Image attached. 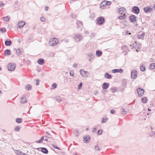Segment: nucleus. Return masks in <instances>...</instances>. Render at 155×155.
I'll return each instance as SVG.
<instances>
[{
	"instance_id": "1",
	"label": "nucleus",
	"mask_w": 155,
	"mask_h": 155,
	"mask_svg": "<svg viewBox=\"0 0 155 155\" xmlns=\"http://www.w3.org/2000/svg\"><path fill=\"white\" fill-rule=\"evenodd\" d=\"M73 38L76 42H79L83 39V36L81 34L78 33L75 34Z\"/></svg>"
},
{
	"instance_id": "2",
	"label": "nucleus",
	"mask_w": 155,
	"mask_h": 155,
	"mask_svg": "<svg viewBox=\"0 0 155 155\" xmlns=\"http://www.w3.org/2000/svg\"><path fill=\"white\" fill-rule=\"evenodd\" d=\"M16 67L15 64L9 63L8 65V71H12L14 70Z\"/></svg>"
},
{
	"instance_id": "3",
	"label": "nucleus",
	"mask_w": 155,
	"mask_h": 155,
	"mask_svg": "<svg viewBox=\"0 0 155 155\" xmlns=\"http://www.w3.org/2000/svg\"><path fill=\"white\" fill-rule=\"evenodd\" d=\"M58 43V39L55 38L52 39L51 41L50 42V45L52 46H56Z\"/></svg>"
},
{
	"instance_id": "4",
	"label": "nucleus",
	"mask_w": 155,
	"mask_h": 155,
	"mask_svg": "<svg viewBox=\"0 0 155 155\" xmlns=\"http://www.w3.org/2000/svg\"><path fill=\"white\" fill-rule=\"evenodd\" d=\"M111 4V2L110 1H103L101 4L100 8H102L106 6H109Z\"/></svg>"
},
{
	"instance_id": "5",
	"label": "nucleus",
	"mask_w": 155,
	"mask_h": 155,
	"mask_svg": "<svg viewBox=\"0 0 155 155\" xmlns=\"http://www.w3.org/2000/svg\"><path fill=\"white\" fill-rule=\"evenodd\" d=\"M137 91L139 97H142L144 91L143 89L138 87L137 89Z\"/></svg>"
},
{
	"instance_id": "6",
	"label": "nucleus",
	"mask_w": 155,
	"mask_h": 155,
	"mask_svg": "<svg viewBox=\"0 0 155 155\" xmlns=\"http://www.w3.org/2000/svg\"><path fill=\"white\" fill-rule=\"evenodd\" d=\"M132 12L135 14H138L140 12V9L138 6H135L133 8Z\"/></svg>"
},
{
	"instance_id": "7",
	"label": "nucleus",
	"mask_w": 155,
	"mask_h": 155,
	"mask_svg": "<svg viewBox=\"0 0 155 155\" xmlns=\"http://www.w3.org/2000/svg\"><path fill=\"white\" fill-rule=\"evenodd\" d=\"M25 23L24 21H20L17 24V28H21L23 27L25 25Z\"/></svg>"
},
{
	"instance_id": "8",
	"label": "nucleus",
	"mask_w": 155,
	"mask_h": 155,
	"mask_svg": "<svg viewBox=\"0 0 155 155\" xmlns=\"http://www.w3.org/2000/svg\"><path fill=\"white\" fill-rule=\"evenodd\" d=\"M104 20V18L103 17H99L97 18L98 23L100 25H102L103 23Z\"/></svg>"
},
{
	"instance_id": "9",
	"label": "nucleus",
	"mask_w": 155,
	"mask_h": 155,
	"mask_svg": "<svg viewBox=\"0 0 155 155\" xmlns=\"http://www.w3.org/2000/svg\"><path fill=\"white\" fill-rule=\"evenodd\" d=\"M137 72V71L135 70H134L132 71L131 73V77L132 79H134L136 78Z\"/></svg>"
},
{
	"instance_id": "10",
	"label": "nucleus",
	"mask_w": 155,
	"mask_h": 155,
	"mask_svg": "<svg viewBox=\"0 0 155 155\" xmlns=\"http://www.w3.org/2000/svg\"><path fill=\"white\" fill-rule=\"evenodd\" d=\"M123 72V70L122 69H113L112 70V73H122Z\"/></svg>"
},
{
	"instance_id": "11",
	"label": "nucleus",
	"mask_w": 155,
	"mask_h": 155,
	"mask_svg": "<svg viewBox=\"0 0 155 155\" xmlns=\"http://www.w3.org/2000/svg\"><path fill=\"white\" fill-rule=\"evenodd\" d=\"M136 17L133 15L130 16V20L131 22H134L137 21Z\"/></svg>"
},
{
	"instance_id": "12",
	"label": "nucleus",
	"mask_w": 155,
	"mask_h": 155,
	"mask_svg": "<svg viewBox=\"0 0 155 155\" xmlns=\"http://www.w3.org/2000/svg\"><path fill=\"white\" fill-rule=\"evenodd\" d=\"M144 10L146 13L150 12L151 11L153 10V8H151L150 7H145L144 8Z\"/></svg>"
},
{
	"instance_id": "13",
	"label": "nucleus",
	"mask_w": 155,
	"mask_h": 155,
	"mask_svg": "<svg viewBox=\"0 0 155 155\" xmlns=\"http://www.w3.org/2000/svg\"><path fill=\"white\" fill-rule=\"evenodd\" d=\"M109 85V84L107 82L104 83L102 85V88L103 89H106L108 87Z\"/></svg>"
},
{
	"instance_id": "14",
	"label": "nucleus",
	"mask_w": 155,
	"mask_h": 155,
	"mask_svg": "<svg viewBox=\"0 0 155 155\" xmlns=\"http://www.w3.org/2000/svg\"><path fill=\"white\" fill-rule=\"evenodd\" d=\"M90 140V137L89 135L84 136V141L85 143H88Z\"/></svg>"
},
{
	"instance_id": "15",
	"label": "nucleus",
	"mask_w": 155,
	"mask_h": 155,
	"mask_svg": "<svg viewBox=\"0 0 155 155\" xmlns=\"http://www.w3.org/2000/svg\"><path fill=\"white\" fill-rule=\"evenodd\" d=\"M126 12V9L124 8L121 7L119 8L118 9V12L120 14H123V12Z\"/></svg>"
},
{
	"instance_id": "16",
	"label": "nucleus",
	"mask_w": 155,
	"mask_h": 155,
	"mask_svg": "<svg viewBox=\"0 0 155 155\" xmlns=\"http://www.w3.org/2000/svg\"><path fill=\"white\" fill-rule=\"evenodd\" d=\"M134 48L138 52L141 48L140 45H138L136 46H133V48Z\"/></svg>"
},
{
	"instance_id": "17",
	"label": "nucleus",
	"mask_w": 155,
	"mask_h": 155,
	"mask_svg": "<svg viewBox=\"0 0 155 155\" xmlns=\"http://www.w3.org/2000/svg\"><path fill=\"white\" fill-rule=\"evenodd\" d=\"M80 73L82 77H86V71H84L83 69H81L80 71Z\"/></svg>"
},
{
	"instance_id": "18",
	"label": "nucleus",
	"mask_w": 155,
	"mask_h": 155,
	"mask_svg": "<svg viewBox=\"0 0 155 155\" xmlns=\"http://www.w3.org/2000/svg\"><path fill=\"white\" fill-rule=\"evenodd\" d=\"M5 55L9 56L11 54V51L9 49H7L5 51Z\"/></svg>"
},
{
	"instance_id": "19",
	"label": "nucleus",
	"mask_w": 155,
	"mask_h": 155,
	"mask_svg": "<svg viewBox=\"0 0 155 155\" xmlns=\"http://www.w3.org/2000/svg\"><path fill=\"white\" fill-rule=\"evenodd\" d=\"M44 60L43 59L40 58L38 61V63L40 65H43L44 64Z\"/></svg>"
},
{
	"instance_id": "20",
	"label": "nucleus",
	"mask_w": 155,
	"mask_h": 155,
	"mask_svg": "<svg viewBox=\"0 0 155 155\" xmlns=\"http://www.w3.org/2000/svg\"><path fill=\"white\" fill-rule=\"evenodd\" d=\"M21 104H25L27 103V100L26 98L25 97H22L21 98Z\"/></svg>"
},
{
	"instance_id": "21",
	"label": "nucleus",
	"mask_w": 155,
	"mask_h": 155,
	"mask_svg": "<svg viewBox=\"0 0 155 155\" xmlns=\"http://www.w3.org/2000/svg\"><path fill=\"white\" fill-rule=\"evenodd\" d=\"M76 23L78 28H81L82 26V22H80V21H77Z\"/></svg>"
},
{
	"instance_id": "22",
	"label": "nucleus",
	"mask_w": 155,
	"mask_h": 155,
	"mask_svg": "<svg viewBox=\"0 0 155 155\" xmlns=\"http://www.w3.org/2000/svg\"><path fill=\"white\" fill-rule=\"evenodd\" d=\"M104 77L108 79H110L112 78L111 75L109 74L108 73H106L105 74Z\"/></svg>"
},
{
	"instance_id": "23",
	"label": "nucleus",
	"mask_w": 155,
	"mask_h": 155,
	"mask_svg": "<svg viewBox=\"0 0 155 155\" xmlns=\"http://www.w3.org/2000/svg\"><path fill=\"white\" fill-rule=\"evenodd\" d=\"M41 148V151L42 153L45 154L48 153V150L46 148L44 147H42Z\"/></svg>"
},
{
	"instance_id": "24",
	"label": "nucleus",
	"mask_w": 155,
	"mask_h": 155,
	"mask_svg": "<svg viewBox=\"0 0 155 155\" xmlns=\"http://www.w3.org/2000/svg\"><path fill=\"white\" fill-rule=\"evenodd\" d=\"M12 43V41L11 40H6L5 41V45L6 46H9Z\"/></svg>"
},
{
	"instance_id": "25",
	"label": "nucleus",
	"mask_w": 155,
	"mask_h": 155,
	"mask_svg": "<svg viewBox=\"0 0 155 155\" xmlns=\"http://www.w3.org/2000/svg\"><path fill=\"white\" fill-rule=\"evenodd\" d=\"M16 53L18 56H19L22 54V52L21 51V49L19 48L16 50Z\"/></svg>"
},
{
	"instance_id": "26",
	"label": "nucleus",
	"mask_w": 155,
	"mask_h": 155,
	"mask_svg": "<svg viewBox=\"0 0 155 155\" xmlns=\"http://www.w3.org/2000/svg\"><path fill=\"white\" fill-rule=\"evenodd\" d=\"M102 52L101 51H96V55L98 57H100L102 55Z\"/></svg>"
},
{
	"instance_id": "27",
	"label": "nucleus",
	"mask_w": 155,
	"mask_h": 155,
	"mask_svg": "<svg viewBox=\"0 0 155 155\" xmlns=\"http://www.w3.org/2000/svg\"><path fill=\"white\" fill-rule=\"evenodd\" d=\"M88 56L91 59H93L94 58V54L92 53H90L89 54H88Z\"/></svg>"
},
{
	"instance_id": "28",
	"label": "nucleus",
	"mask_w": 155,
	"mask_h": 155,
	"mask_svg": "<svg viewBox=\"0 0 155 155\" xmlns=\"http://www.w3.org/2000/svg\"><path fill=\"white\" fill-rule=\"evenodd\" d=\"M145 35V33H143L141 35H138L137 37L139 39H141L142 38H143L144 36Z\"/></svg>"
},
{
	"instance_id": "29",
	"label": "nucleus",
	"mask_w": 155,
	"mask_h": 155,
	"mask_svg": "<svg viewBox=\"0 0 155 155\" xmlns=\"http://www.w3.org/2000/svg\"><path fill=\"white\" fill-rule=\"evenodd\" d=\"M94 150L96 151H99L100 150V148L98 144H96L94 147Z\"/></svg>"
},
{
	"instance_id": "30",
	"label": "nucleus",
	"mask_w": 155,
	"mask_h": 155,
	"mask_svg": "<svg viewBox=\"0 0 155 155\" xmlns=\"http://www.w3.org/2000/svg\"><path fill=\"white\" fill-rule=\"evenodd\" d=\"M25 89L27 90H30L31 89V86L30 84L27 85L25 87Z\"/></svg>"
},
{
	"instance_id": "31",
	"label": "nucleus",
	"mask_w": 155,
	"mask_h": 155,
	"mask_svg": "<svg viewBox=\"0 0 155 155\" xmlns=\"http://www.w3.org/2000/svg\"><path fill=\"white\" fill-rule=\"evenodd\" d=\"M108 120V118L107 117L103 118L102 119L101 122L102 123H104L106 122Z\"/></svg>"
},
{
	"instance_id": "32",
	"label": "nucleus",
	"mask_w": 155,
	"mask_h": 155,
	"mask_svg": "<svg viewBox=\"0 0 155 155\" xmlns=\"http://www.w3.org/2000/svg\"><path fill=\"white\" fill-rule=\"evenodd\" d=\"M22 119L21 118H17L16 119V121L17 123H20L22 122Z\"/></svg>"
},
{
	"instance_id": "33",
	"label": "nucleus",
	"mask_w": 155,
	"mask_h": 155,
	"mask_svg": "<svg viewBox=\"0 0 155 155\" xmlns=\"http://www.w3.org/2000/svg\"><path fill=\"white\" fill-rule=\"evenodd\" d=\"M141 100L142 102L144 103H146L147 101V98L146 97H143Z\"/></svg>"
},
{
	"instance_id": "34",
	"label": "nucleus",
	"mask_w": 155,
	"mask_h": 155,
	"mask_svg": "<svg viewBox=\"0 0 155 155\" xmlns=\"http://www.w3.org/2000/svg\"><path fill=\"white\" fill-rule=\"evenodd\" d=\"M126 18V16L125 14H124L123 15H121L119 17V19H125Z\"/></svg>"
},
{
	"instance_id": "35",
	"label": "nucleus",
	"mask_w": 155,
	"mask_h": 155,
	"mask_svg": "<svg viewBox=\"0 0 155 155\" xmlns=\"http://www.w3.org/2000/svg\"><path fill=\"white\" fill-rule=\"evenodd\" d=\"M74 133L76 137H78L80 134V133L79 132V131L77 130H75Z\"/></svg>"
},
{
	"instance_id": "36",
	"label": "nucleus",
	"mask_w": 155,
	"mask_h": 155,
	"mask_svg": "<svg viewBox=\"0 0 155 155\" xmlns=\"http://www.w3.org/2000/svg\"><path fill=\"white\" fill-rule=\"evenodd\" d=\"M56 100L58 102H60L61 100V98L59 96H57L55 97Z\"/></svg>"
},
{
	"instance_id": "37",
	"label": "nucleus",
	"mask_w": 155,
	"mask_h": 155,
	"mask_svg": "<svg viewBox=\"0 0 155 155\" xmlns=\"http://www.w3.org/2000/svg\"><path fill=\"white\" fill-rule=\"evenodd\" d=\"M3 19L5 21H8L9 20V18L8 16L4 17L3 18Z\"/></svg>"
},
{
	"instance_id": "38",
	"label": "nucleus",
	"mask_w": 155,
	"mask_h": 155,
	"mask_svg": "<svg viewBox=\"0 0 155 155\" xmlns=\"http://www.w3.org/2000/svg\"><path fill=\"white\" fill-rule=\"evenodd\" d=\"M44 140V137L43 136L41 138L40 140H38L36 141V142L38 143H40L42 142L43 140Z\"/></svg>"
},
{
	"instance_id": "39",
	"label": "nucleus",
	"mask_w": 155,
	"mask_h": 155,
	"mask_svg": "<svg viewBox=\"0 0 155 155\" xmlns=\"http://www.w3.org/2000/svg\"><path fill=\"white\" fill-rule=\"evenodd\" d=\"M155 67V63H152L150 65V68L151 69H154Z\"/></svg>"
},
{
	"instance_id": "40",
	"label": "nucleus",
	"mask_w": 155,
	"mask_h": 155,
	"mask_svg": "<svg viewBox=\"0 0 155 155\" xmlns=\"http://www.w3.org/2000/svg\"><path fill=\"white\" fill-rule=\"evenodd\" d=\"M140 69L142 71H144L145 70L146 67L144 66H141L140 67Z\"/></svg>"
},
{
	"instance_id": "41",
	"label": "nucleus",
	"mask_w": 155,
	"mask_h": 155,
	"mask_svg": "<svg viewBox=\"0 0 155 155\" xmlns=\"http://www.w3.org/2000/svg\"><path fill=\"white\" fill-rule=\"evenodd\" d=\"M110 90L113 93L116 92L117 91V88L116 87L111 88L110 89Z\"/></svg>"
},
{
	"instance_id": "42",
	"label": "nucleus",
	"mask_w": 155,
	"mask_h": 155,
	"mask_svg": "<svg viewBox=\"0 0 155 155\" xmlns=\"http://www.w3.org/2000/svg\"><path fill=\"white\" fill-rule=\"evenodd\" d=\"M121 112L122 114L123 115H125L126 114V111L124 108L122 109Z\"/></svg>"
},
{
	"instance_id": "43",
	"label": "nucleus",
	"mask_w": 155,
	"mask_h": 155,
	"mask_svg": "<svg viewBox=\"0 0 155 155\" xmlns=\"http://www.w3.org/2000/svg\"><path fill=\"white\" fill-rule=\"evenodd\" d=\"M17 153L19 155H26L25 154L23 153L22 152L17 150Z\"/></svg>"
},
{
	"instance_id": "44",
	"label": "nucleus",
	"mask_w": 155,
	"mask_h": 155,
	"mask_svg": "<svg viewBox=\"0 0 155 155\" xmlns=\"http://www.w3.org/2000/svg\"><path fill=\"white\" fill-rule=\"evenodd\" d=\"M97 134L98 135H101L102 134V131L101 129H99L97 131Z\"/></svg>"
},
{
	"instance_id": "45",
	"label": "nucleus",
	"mask_w": 155,
	"mask_h": 155,
	"mask_svg": "<svg viewBox=\"0 0 155 155\" xmlns=\"http://www.w3.org/2000/svg\"><path fill=\"white\" fill-rule=\"evenodd\" d=\"M20 130V127L18 126L16 127L15 128V130L16 131H18Z\"/></svg>"
},
{
	"instance_id": "46",
	"label": "nucleus",
	"mask_w": 155,
	"mask_h": 155,
	"mask_svg": "<svg viewBox=\"0 0 155 155\" xmlns=\"http://www.w3.org/2000/svg\"><path fill=\"white\" fill-rule=\"evenodd\" d=\"M51 146L54 148L57 149L58 150H61L60 148L59 147H57V146H56L54 144H52Z\"/></svg>"
},
{
	"instance_id": "47",
	"label": "nucleus",
	"mask_w": 155,
	"mask_h": 155,
	"mask_svg": "<svg viewBox=\"0 0 155 155\" xmlns=\"http://www.w3.org/2000/svg\"><path fill=\"white\" fill-rule=\"evenodd\" d=\"M40 19L41 21L42 22H44L45 21V17H41L40 18Z\"/></svg>"
},
{
	"instance_id": "48",
	"label": "nucleus",
	"mask_w": 155,
	"mask_h": 155,
	"mask_svg": "<svg viewBox=\"0 0 155 155\" xmlns=\"http://www.w3.org/2000/svg\"><path fill=\"white\" fill-rule=\"evenodd\" d=\"M74 72L72 70H70V75L73 76L74 75Z\"/></svg>"
},
{
	"instance_id": "49",
	"label": "nucleus",
	"mask_w": 155,
	"mask_h": 155,
	"mask_svg": "<svg viewBox=\"0 0 155 155\" xmlns=\"http://www.w3.org/2000/svg\"><path fill=\"white\" fill-rule=\"evenodd\" d=\"M0 31L2 32V33H4L5 32H6V30H3V29L2 28H1L0 29Z\"/></svg>"
},
{
	"instance_id": "50",
	"label": "nucleus",
	"mask_w": 155,
	"mask_h": 155,
	"mask_svg": "<svg viewBox=\"0 0 155 155\" xmlns=\"http://www.w3.org/2000/svg\"><path fill=\"white\" fill-rule=\"evenodd\" d=\"M115 110L114 109H111L110 111V113L111 114H114L115 113Z\"/></svg>"
},
{
	"instance_id": "51",
	"label": "nucleus",
	"mask_w": 155,
	"mask_h": 155,
	"mask_svg": "<svg viewBox=\"0 0 155 155\" xmlns=\"http://www.w3.org/2000/svg\"><path fill=\"white\" fill-rule=\"evenodd\" d=\"M57 84L56 83H54L52 85V87L54 88H56L57 87Z\"/></svg>"
},
{
	"instance_id": "52",
	"label": "nucleus",
	"mask_w": 155,
	"mask_h": 155,
	"mask_svg": "<svg viewBox=\"0 0 155 155\" xmlns=\"http://www.w3.org/2000/svg\"><path fill=\"white\" fill-rule=\"evenodd\" d=\"M4 4L2 2H0V7H2L4 6Z\"/></svg>"
},
{
	"instance_id": "53",
	"label": "nucleus",
	"mask_w": 155,
	"mask_h": 155,
	"mask_svg": "<svg viewBox=\"0 0 155 155\" xmlns=\"http://www.w3.org/2000/svg\"><path fill=\"white\" fill-rule=\"evenodd\" d=\"M36 85H39V80L38 79H37L36 80Z\"/></svg>"
},
{
	"instance_id": "54",
	"label": "nucleus",
	"mask_w": 155,
	"mask_h": 155,
	"mask_svg": "<svg viewBox=\"0 0 155 155\" xmlns=\"http://www.w3.org/2000/svg\"><path fill=\"white\" fill-rule=\"evenodd\" d=\"M82 82H81L79 84L78 86V87L79 89H80V88L82 86Z\"/></svg>"
},
{
	"instance_id": "55",
	"label": "nucleus",
	"mask_w": 155,
	"mask_h": 155,
	"mask_svg": "<svg viewBox=\"0 0 155 155\" xmlns=\"http://www.w3.org/2000/svg\"><path fill=\"white\" fill-rule=\"evenodd\" d=\"M95 34L94 33H92L90 37H94L95 36Z\"/></svg>"
},
{
	"instance_id": "56",
	"label": "nucleus",
	"mask_w": 155,
	"mask_h": 155,
	"mask_svg": "<svg viewBox=\"0 0 155 155\" xmlns=\"http://www.w3.org/2000/svg\"><path fill=\"white\" fill-rule=\"evenodd\" d=\"M96 130H97V128H95V127L93 129V130H92V132H95V131H96Z\"/></svg>"
},
{
	"instance_id": "57",
	"label": "nucleus",
	"mask_w": 155,
	"mask_h": 155,
	"mask_svg": "<svg viewBox=\"0 0 155 155\" xmlns=\"http://www.w3.org/2000/svg\"><path fill=\"white\" fill-rule=\"evenodd\" d=\"M48 8V6H45V10L46 11H47Z\"/></svg>"
},
{
	"instance_id": "58",
	"label": "nucleus",
	"mask_w": 155,
	"mask_h": 155,
	"mask_svg": "<svg viewBox=\"0 0 155 155\" xmlns=\"http://www.w3.org/2000/svg\"><path fill=\"white\" fill-rule=\"evenodd\" d=\"M77 64L76 63H74L73 65V67H75V68H76L77 67Z\"/></svg>"
},
{
	"instance_id": "59",
	"label": "nucleus",
	"mask_w": 155,
	"mask_h": 155,
	"mask_svg": "<svg viewBox=\"0 0 155 155\" xmlns=\"http://www.w3.org/2000/svg\"><path fill=\"white\" fill-rule=\"evenodd\" d=\"M133 45L135 46V45H134V44H133L132 45H130V47H132V49H133Z\"/></svg>"
},
{
	"instance_id": "60",
	"label": "nucleus",
	"mask_w": 155,
	"mask_h": 155,
	"mask_svg": "<svg viewBox=\"0 0 155 155\" xmlns=\"http://www.w3.org/2000/svg\"><path fill=\"white\" fill-rule=\"evenodd\" d=\"M124 84L125 85H126L127 84V82L126 81H124Z\"/></svg>"
},
{
	"instance_id": "61",
	"label": "nucleus",
	"mask_w": 155,
	"mask_h": 155,
	"mask_svg": "<svg viewBox=\"0 0 155 155\" xmlns=\"http://www.w3.org/2000/svg\"><path fill=\"white\" fill-rule=\"evenodd\" d=\"M44 140H45V141H46L47 142V141H48V139L47 138H45V139H44Z\"/></svg>"
},
{
	"instance_id": "62",
	"label": "nucleus",
	"mask_w": 155,
	"mask_h": 155,
	"mask_svg": "<svg viewBox=\"0 0 155 155\" xmlns=\"http://www.w3.org/2000/svg\"><path fill=\"white\" fill-rule=\"evenodd\" d=\"M18 1H16L15 2V5H16V4H18Z\"/></svg>"
},
{
	"instance_id": "63",
	"label": "nucleus",
	"mask_w": 155,
	"mask_h": 155,
	"mask_svg": "<svg viewBox=\"0 0 155 155\" xmlns=\"http://www.w3.org/2000/svg\"><path fill=\"white\" fill-rule=\"evenodd\" d=\"M84 33H85L86 34H87L88 33V31H84Z\"/></svg>"
},
{
	"instance_id": "64",
	"label": "nucleus",
	"mask_w": 155,
	"mask_h": 155,
	"mask_svg": "<svg viewBox=\"0 0 155 155\" xmlns=\"http://www.w3.org/2000/svg\"><path fill=\"white\" fill-rule=\"evenodd\" d=\"M73 155H77V153H75L73 154Z\"/></svg>"
}]
</instances>
